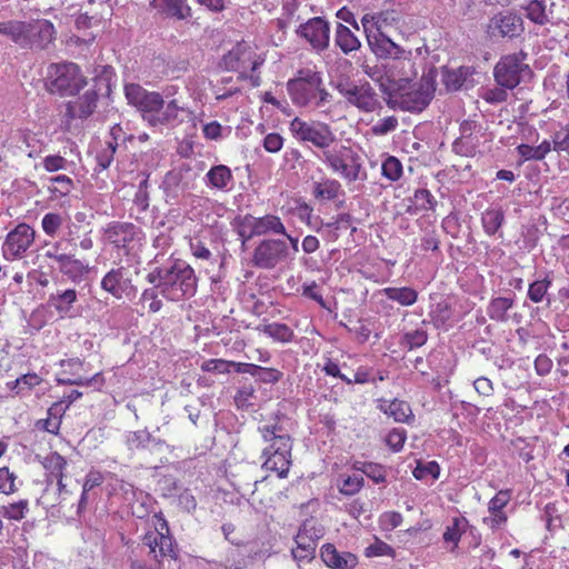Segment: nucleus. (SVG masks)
Returning <instances> with one entry per match:
<instances>
[{
	"label": "nucleus",
	"mask_w": 569,
	"mask_h": 569,
	"mask_svg": "<svg viewBox=\"0 0 569 569\" xmlns=\"http://www.w3.org/2000/svg\"><path fill=\"white\" fill-rule=\"evenodd\" d=\"M526 58L527 53L523 51L501 57L493 69L496 82L500 87L511 90L531 78L532 71L525 62Z\"/></svg>",
	"instance_id": "obj_6"
},
{
	"label": "nucleus",
	"mask_w": 569,
	"mask_h": 569,
	"mask_svg": "<svg viewBox=\"0 0 569 569\" xmlns=\"http://www.w3.org/2000/svg\"><path fill=\"white\" fill-rule=\"evenodd\" d=\"M124 267L113 268L101 280V288L114 298L121 299L128 289L132 287L131 279L127 276Z\"/></svg>",
	"instance_id": "obj_24"
},
{
	"label": "nucleus",
	"mask_w": 569,
	"mask_h": 569,
	"mask_svg": "<svg viewBox=\"0 0 569 569\" xmlns=\"http://www.w3.org/2000/svg\"><path fill=\"white\" fill-rule=\"evenodd\" d=\"M63 219L61 214L49 212L41 220V226L46 234L53 237L62 226Z\"/></svg>",
	"instance_id": "obj_56"
},
{
	"label": "nucleus",
	"mask_w": 569,
	"mask_h": 569,
	"mask_svg": "<svg viewBox=\"0 0 569 569\" xmlns=\"http://www.w3.org/2000/svg\"><path fill=\"white\" fill-rule=\"evenodd\" d=\"M320 556L328 567L335 569H353L358 563V559L353 553H339L336 547L331 543L322 546Z\"/></svg>",
	"instance_id": "obj_28"
},
{
	"label": "nucleus",
	"mask_w": 569,
	"mask_h": 569,
	"mask_svg": "<svg viewBox=\"0 0 569 569\" xmlns=\"http://www.w3.org/2000/svg\"><path fill=\"white\" fill-rule=\"evenodd\" d=\"M551 283L552 281L548 277L531 282L528 288V298L535 303L542 302L547 297Z\"/></svg>",
	"instance_id": "obj_45"
},
{
	"label": "nucleus",
	"mask_w": 569,
	"mask_h": 569,
	"mask_svg": "<svg viewBox=\"0 0 569 569\" xmlns=\"http://www.w3.org/2000/svg\"><path fill=\"white\" fill-rule=\"evenodd\" d=\"M322 162L347 182L365 181L367 172L363 169L360 156L350 147L340 146L322 153Z\"/></svg>",
	"instance_id": "obj_5"
},
{
	"label": "nucleus",
	"mask_w": 569,
	"mask_h": 569,
	"mask_svg": "<svg viewBox=\"0 0 569 569\" xmlns=\"http://www.w3.org/2000/svg\"><path fill=\"white\" fill-rule=\"evenodd\" d=\"M383 295L401 306L409 307L417 302L418 292L410 287H388L382 290Z\"/></svg>",
	"instance_id": "obj_40"
},
{
	"label": "nucleus",
	"mask_w": 569,
	"mask_h": 569,
	"mask_svg": "<svg viewBox=\"0 0 569 569\" xmlns=\"http://www.w3.org/2000/svg\"><path fill=\"white\" fill-rule=\"evenodd\" d=\"M513 303L511 297L492 298L487 307V315L493 321L507 322L509 319L508 311L513 307Z\"/></svg>",
	"instance_id": "obj_36"
},
{
	"label": "nucleus",
	"mask_w": 569,
	"mask_h": 569,
	"mask_svg": "<svg viewBox=\"0 0 569 569\" xmlns=\"http://www.w3.org/2000/svg\"><path fill=\"white\" fill-rule=\"evenodd\" d=\"M553 148L557 151H566L569 154V123L553 134Z\"/></svg>",
	"instance_id": "obj_64"
},
{
	"label": "nucleus",
	"mask_w": 569,
	"mask_h": 569,
	"mask_svg": "<svg viewBox=\"0 0 569 569\" xmlns=\"http://www.w3.org/2000/svg\"><path fill=\"white\" fill-rule=\"evenodd\" d=\"M99 94L96 89H90L79 97L76 101H69L66 104L63 114L64 122L69 126L74 119L89 118L97 108Z\"/></svg>",
	"instance_id": "obj_19"
},
{
	"label": "nucleus",
	"mask_w": 569,
	"mask_h": 569,
	"mask_svg": "<svg viewBox=\"0 0 569 569\" xmlns=\"http://www.w3.org/2000/svg\"><path fill=\"white\" fill-rule=\"evenodd\" d=\"M382 176L390 181H397L402 176V163L396 157L389 156L381 166Z\"/></svg>",
	"instance_id": "obj_47"
},
{
	"label": "nucleus",
	"mask_w": 569,
	"mask_h": 569,
	"mask_svg": "<svg viewBox=\"0 0 569 569\" xmlns=\"http://www.w3.org/2000/svg\"><path fill=\"white\" fill-rule=\"evenodd\" d=\"M343 193L341 183L336 179L326 178L313 182L312 186V194L319 200H335Z\"/></svg>",
	"instance_id": "obj_34"
},
{
	"label": "nucleus",
	"mask_w": 569,
	"mask_h": 569,
	"mask_svg": "<svg viewBox=\"0 0 569 569\" xmlns=\"http://www.w3.org/2000/svg\"><path fill=\"white\" fill-rule=\"evenodd\" d=\"M438 71L435 67L422 73L418 83L399 102L397 109L409 112H421L433 99Z\"/></svg>",
	"instance_id": "obj_9"
},
{
	"label": "nucleus",
	"mask_w": 569,
	"mask_h": 569,
	"mask_svg": "<svg viewBox=\"0 0 569 569\" xmlns=\"http://www.w3.org/2000/svg\"><path fill=\"white\" fill-rule=\"evenodd\" d=\"M133 203L140 213L147 211L149 208L148 177L140 181L133 198Z\"/></svg>",
	"instance_id": "obj_55"
},
{
	"label": "nucleus",
	"mask_w": 569,
	"mask_h": 569,
	"mask_svg": "<svg viewBox=\"0 0 569 569\" xmlns=\"http://www.w3.org/2000/svg\"><path fill=\"white\" fill-rule=\"evenodd\" d=\"M259 432L269 443L262 450V467L277 472L279 478H286L291 466V437L279 423L261 426Z\"/></svg>",
	"instance_id": "obj_2"
},
{
	"label": "nucleus",
	"mask_w": 569,
	"mask_h": 569,
	"mask_svg": "<svg viewBox=\"0 0 569 569\" xmlns=\"http://www.w3.org/2000/svg\"><path fill=\"white\" fill-rule=\"evenodd\" d=\"M473 73L472 67L461 66L456 69L442 67L441 82L448 92L468 90L475 86Z\"/></svg>",
	"instance_id": "obj_20"
},
{
	"label": "nucleus",
	"mask_w": 569,
	"mask_h": 569,
	"mask_svg": "<svg viewBox=\"0 0 569 569\" xmlns=\"http://www.w3.org/2000/svg\"><path fill=\"white\" fill-rule=\"evenodd\" d=\"M124 93L130 104L138 108L142 118L148 123L153 118L154 112L163 107V98L158 92H150L137 83H129L124 87Z\"/></svg>",
	"instance_id": "obj_14"
},
{
	"label": "nucleus",
	"mask_w": 569,
	"mask_h": 569,
	"mask_svg": "<svg viewBox=\"0 0 569 569\" xmlns=\"http://www.w3.org/2000/svg\"><path fill=\"white\" fill-rule=\"evenodd\" d=\"M258 237L268 233L286 234V228L278 216L266 214L257 218Z\"/></svg>",
	"instance_id": "obj_43"
},
{
	"label": "nucleus",
	"mask_w": 569,
	"mask_h": 569,
	"mask_svg": "<svg viewBox=\"0 0 569 569\" xmlns=\"http://www.w3.org/2000/svg\"><path fill=\"white\" fill-rule=\"evenodd\" d=\"M527 17L537 24H546L549 19L542 0H531L526 7Z\"/></svg>",
	"instance_id": "obj_46"
},
{
	"label": "nucleus",
	"mask_w": 569,
	"mask_h": 569,
	"mask_svg": "<svg viewBox=\"0 0 569 569\" xmlns=\"http://www.w3.org/2000/svg\"><path fill=\"white\" fill-rule=\"evenodd\" d=\"M313 526L309 521H305L300 527L295 540L297 548L292 550V556L296 560H311L315 557L317 541L321 538L320 533L309 536V531Z\"/></svg>",
	"instance_id": "obj_22"
},
{
	"label": "nucleus",
	"mask_w": 569,
	"mask_h": 569,
	"mask_svg": "<svg viewBox=\"0 0 569 569\" xmlns=\"http://www.w3.org/2000/svg\"><path fill=\"white\" fill-rule=\"evenodd\" d=\"M477 142L475 138L459 137L452 143V151L459 156L472 157L476 153Z\"/></svg>",
	"instance_id": "obj_51"
},
{
	"label": "nucleus",
	"mask_w": 569,
	"mask_h": 569,
	"mask_svg": "<svg viewBox=\"0 0 569 569\" xmlns=\"http://www.w3.org/2000/svg\"><path fill=\"white\" fill-rule=\"evenodd\" d=\"M289 129L300 142L311 143L323 152L329 151L337 137L331 127L322 121H305L299 117L291 120Z\"/></svg>",
	"instance_id": "obj_7"
},
{
	"label": "nucleus",
	"mask_w": 569,
	"mask_h": 569,
	"mask_svg": "<svg viewBox=\"0 0 569 569\" xmlns=\"http://www.w3.org/2000/svg\"><path fill=\"white\" fill-rule=\"evenodd\" d=\"M289 254V247L281 239L261 240L252 252L251 263L259 269H273L284 261Z\"/></svg>",
	"instance_id": "obj_11"
},
{
	"label": "nucleus",
	"mask_w": 569,
	"mask_h": 569,
	"mask_svg": "<svg viewBox=\"0 0 569 569\" xmlns=\"http://www.w3.org/2000/svg\"><path fill=\"white\" fill-rule=\"evenodd\" d=\"M263 58L244 41L238 42L231 50L223 54L221 66L228 71H241L250 69L254 72L262 63Z\"/></svg>",
	"instance_id": "obj_12"
},
{
	"label": "nucleus",
	"mask_w": 569,
	"mask_h": 569,
	"mask_svg": "<svg viewBox=\"0 0 569 569\" xmlns=\"http://www.w3.org/2000/svg\"><path fill=\"white\" fill-rule=\"evenodd\" d=\"M186 110L180 108L176 100H171L168 103L163 102V107H160L157 112H154L149 126L160 129L174 128L183 121L180 116Z\"/></svg>",
	"instance_id": "obj_26"
},
{
	"label": "nucleus",
	"mask_w": 569,
	"mask_h": 569,
	"mask_svg": "<svg viewBox=\"0 0 569 569\" xmlns=\"http://www.w3.org/2000/svg\"><path fill=\"white\" fill-rule=\"evenodd\" d=\"M429 317L437 329H447L452 319V308L447 300H441L431 306Z\"/></svg>",
	"instance_id": "obj_37"
},
{
	"label": "nucleus",
	"mask_w": 569,
	"mask_h": 569,
	"mask_svg": "<svg viewBox=\"0 0 569 569\" xmlns=\"http://www.w3.org/2000/svg\"><path fill=\"white\" fill-rule=\"evenodd\" d=\"M551 150V143L548 140L542 141L539 146L532 147L526 143H521L517 147L518 153L526 161L535 160L540 161L545 159L547 153Z\"/></svg>",
	"instance_id": "obj_44"
},
{
	"label": "nucleus",
	"mask_w": 569,
	"mask_h": 569,
	"mask_svg": "<svg viewBox=\"0 0 569 569\" xmlns=\"http://www.w3.org/2000/svg\"><path fill=\"white\" fill-rule=\"evenodd\" d=\"M139 229L130 222H113L106 229L108 241L117 248L126 249L136 239Z\"/></svg>",
	"instance_id": "obj_27"
},
{
	"label": "nucleus",
	"mask_w": 569,
	"mask_h": 569,
	"mask_svg": "<svg viewBox=\"0 0 569 569\" xmlns=\"http://www.w3.org/2000/svg\"><path fill=\"white\" fill-rule=\"evenodd\" d=\"M26 31V49H47L57 38V30L54 24L47 19H30L27 20Z\"/></svg>",
	"instance_id": "obj_18"
},
{
	"label": "nucleus",
	"mask_w": 569,
	"mask_h": 569,
	"mask_svg": "<svg viewBox=\"0 0 569 569\" xmlns=\"http://www.w3.org/2000/svg\"><path fill=\"white\" fill-rule=\"evenodd\" d=\"M151 7L159 13L178 20H187L192 16L191 8L184 0H152Z\"/></svg>",
	"instance_id": "obj_31"
},
{
	"label": "nucleus",
	"mask_w": 569,
	"mask_h": 569,
	"mask_svg": "<svg viewBox=\"0 0 569 569\" xmlns=\"http://www.w3.org/2000/svg\"><path fill=\"white\" fill-rule=\"evenodd\" d=\"M296 33L308 41L317 51H323L329 47L330 27L329 22L322 17H315L301 23Z\"/></svg>",
	"instance_id": "obj_17"
},
{
	"label": "nucleus",
	"mask_w": 569,
	"mask_h": 569,
	"mask_svg": "<svg viewBox=\"0 0 569 569\" xmlns=\"http://www.w3.org/2000/svg\"><path fill=\"white\" fill-rule=\"evenodd\" d=\"M510 499H511V490L510 489H505V490L498 491L496 493V496L493 498H491L488 503L489 512L506 513L503 511V508L508 505Z\"/></svg>",
	"instance_id": "obj_54"
},
{
	"label": "nucleus",
	"mask_w": 569,
	"mask_h": 569,
	"mask_svg": "<svg viewBox=\"0 0 569 569\" xmlns=\"http://www.w3.org/2000/svg\"><path fill=\"white\" fill-rule=\"evenodd\" d=\"M34 230L27 223H19L11 230L2 244V256L8 261L21 259L34 242Z\"/></svg>",
	"instance_id": "obj_13"
},
{
	"label": "nucleus",
	"mask_w": 569,
	"mask_h": 569,
	"mask_svg": "<svg viewBox=\"0 0 569 569\" xmlns=\"http://www.w3.org/2000/svg\"><path fill=\"white\" fill-rule=\"evenodd\" d=\"M27 20H7L0 22V34L7 37L21 49H26Z\"/></svg>",
	"instance_id": "obj_32"
},
{
	"label": "nucleus",
	"mask_w": 569,
	"mask_h": 569,
	"mask_svg": "<svg viewBox=\"0 0 569 569\" xmlns=\"http://www.w3.org/2000/svg\"><path fill=\"white\" fill-rule=\"evenodd\" d=\"M336 88L349 104L361 112H373L381 107L377 92L368 81L360 84L340 81Z\"/></svg>",
	"instance_id": "obj_10"
},
{
	"label": "nucleus",
	"mask_w": 569,
	"mask_h": 569,
	"mask_svg": "<svg viewBox=\"0 0 569 569\" xmlns=\"http://www.w3.org/2000/svg\"><path fill=\"white\" fill-rule=\"evenodd\" d=\"M378 402V408L396 422L409 423L415 419L410 405L403 400L380 399Z\"/></svg>",
	"instance_id": "obj_29"
},
{
	"label": "nucleus",
	"mask_w": 569,
	"mask_h": 569,
	"mask_svg": "<svg viewBox=\"0 0 569 569\" xmlns=\"http://www.w3.org/2000/svg\"><path fill=\"white\" fill-rule=\"evenodd\" d=\"M483 231L495 236L505 223V212L501 208H488L481 214Z\"/></svg>",
	"instance_id": "obj_38"
},
{
	"label": "nucleus",
	"mask_w": 569,
	"mask_h": 569,
	"mask_svg": "<svg viewBox=\"0 0 569 569\" xmlns=\"http://www.w3.org/2000/svg\"><path fill=\"white\" fill-rule=\"evenodd\" d=\"M333 41L345 54H350L361 47V42L356 34L341 22H337Z\"/></svg>",
	"instance_id": "obj_33"
},
{
	"label": "nucleus",
	"mask_w": 569,
	"mask_h": 569,
	"mask_svg": "<svg viewBox=\"0 0 569 569\" xmlns=\"http://www.w3.org/2000/svg\"><path fill=\"white\" fill-rule=\"evenodd\" d=\"M60 242H54L51 248L44 252V257L52 259L58 264L60 273L66 276L72 282H80L89 273V264L74 258L73 254L60 252Z\"/></svg>",
	"instance_id": "obj_15"
},
{
	"label": "nucleus",
	"mask_w": 569,
	"mask_h": 569,
	"mask_svg": "<svg viewBox=\"0 0 569 569\" xmlns=\"http://www.w3.org/2000/svg\"><path fill=\"white\" fill-rule=\"evenodd\" d=\"M207 183L218 190L228 189L232 181L231 170L224 164L213 166L206 174Z\"/></svg>",
	"instance_id": "obj_39"
},
{
	"label": "nucleus",
	"mask_w": 569,
	"mask_h": 569,
	"mask_svg": "<svg viewBox=\"0 0 569 569\" xmlns=\"http://www.w3.org/2000/svg\"><path fill=\"white\" fill-rule=\"evenodd\" d=\"M254 378L263 383H277L282 378V372L274 368L257 367Z\"/></svg>",
	"instance_id": "obj_60"
},
{
	"label": "nucleus",
	"mask_w": 569,
	"mask_h": 569,
	"mask_svg": "<svg viewBox=\"0 0 569 569\" xmlns=\"http://www.w3.org/2000/svg\"><path fill=\"white\" fill-rule=\"evenodd\" d=\"M428 340V333L425 329H416L406 332L402 337L401 345L412 350L422 347Z\"/></svg>",
	"instance_id": "obj_48"
},
{
	"label": "nucleus",
	"mask_w": 569,
	"mask_h": 569,
	"mask_svg": "<svg viewBox=\"0 0 569 569\" xmlns=\"http://www.w3.org/2000/svg\"><path fill=\"white\" fill-rule=\"evenodd\" d=\"M406 438V430L396 428L388 433L386 441L391 450L398 452L402 449Z\"/></svg>",
	"instance_id": "obj_63"
},
{
	"label": "nucleus",
	"mask_w": 569,
	"mask_h": 569,
	"mask_svg": "<svg viewBox=\"0 0 569 569\" xmlns=\"http://www.w3.org/2000/svg\"><path fill=\"white\" fill-rule=\"evenodd\" d=\"M146 280L156 286L164 299L173 302L193 297L197 292L194 270L182 259L169 258L166 263L152 268Z\"/></svg>",
	"instance_id": "obj_1"
},
{
	"label": "nucleus",
	"mask_w": 569,
	"mask_h": 569,
	"mask_svg": "<svg viewBox=\"0 0 569 569\" xmlns=\"http://www.w3.org/2000/svg\"><path fill=\"white\" fill-rule=\"evenodd\" d=\"M367 41L372 53L379 59H400L406 52L385 32L375 31V34H369Z\"/></svg>",
	"instance_id": "obj_23"
},
{
	"label": "nucleus",
	"mask_w": 569,
	"mask_h": 569,
	"mask_svg": "<svg viewBox=\"0 0 569 569\" xmlns=\"http://www.w3.org/2000/svg\"><path fill=\"white\" fill-rule=\"evenodd\" d=\"M467 525V520L465 518H455L451 526L446 528L443 532V540L446 542H452L455 547H457L460 537H461V527Z\"/></svg>",
	"instance_id": "obj_57"
},
{
	"label": "nucleus",
	"mask_w": 569,
	"mask_h": 569,
	"mask_svg": "<svg viewBox=\"0 0 569 569\" xmlns=\"http://www.w3.org/2000/svg\"><path fill=\"white\" fill-rule=\"evenodd\" d=\"M376 19L377 31L383 32L386 28L398 24L401 14L396 10H385L377 12Z\"/></svg>",
	"instance_id": "obj_52"
},
{
	"label": "nucleus",
	"mask_w": 569,
	"mask_h": 569,
	"mask_svg": "<svg viewBox=\"0 0 569 569\" xmlns=\"http://www.w3.org/2000/svg\"><path fill=\"white\" fill-rule=\"evenodd\" d=\"M234 231L242 241V248L244 249L247 241L253 237H258L257 217L250 213L244 216H237L232 221Z\"/></svg>",
	"instance_id": "obj_35"
},
{
	"label": "nucleus",
	"mask_w": 569,
	"mask_h": 569,
	"mask_svg": "<svg viewBox=\"0 0 569 569\" xmlns=\"http://www.w3.org/2000/svg\"><path fill=\"white\" fill-rule=\"evenodd\" d=\"M50 181L52 183L57 184L53 188H49V190L53 193H59L60 196H67L73 189V181L68 176L59 174V176L50 178Z\"/></svg>",
	"instance_id": "obj_59"
},
{
	"label": "nucleus",
	"mask_w": 569,
	"mask_h": 569,
	"mask_svg": "<svg viewBox=\"0 0 569 569\" xmlns=\"http://www.w3.org/2000/svg\"><path fill=\"white\" fill-rule=\"evenodd\" d=\"M398 119L395 116L386 117L371 127L375 136H386L398 128Z\"/></svg>",
	"instance_id": "obj_58"
},
{
	"label": "nucleus",
	"mask_w": 569,
	"mask_h": 569,
	"mask_svg": "<svg viewBox=\"0 0 569 569\" xmlns=\"http://www.w3.org/2000/svg\"><path fill=\"white\" fill-rule=\"evenodd\" d=\"M412 475L417 480H422L427 476H431L432 479H438L440 475V466L433 460L426 463L419 461L417 467L413 469Z\"/></svg>",
	"instance_id": "obj_50"
},
{
	"label": "nucleus",
	"mask_w": 569,
	"mask_h": 569,
	"mask_svg": "<svg viewBox=\"0 0 569 569\" xmlns=\"http://www.w3.org/2000/svg\"><path fill=\"white\" fill-rule=\"evenodd\" d=\"M409 78L391 79L387 77L381 79L379 83L380 91L385 96V101L390 109H397L399 102L415 86Z\"/></svg>",
	"instance_id": "obj_21"
},
{
	"label": "nucleus",
	"mask_w": 569,
	"mask_h": 569,
	"mask_svg": "<svg viewBox=\"0 0 569 569\" xmlns=\"http://www.w3.org/2000/svg\"><path fill=\"white\" fill-rule=\"evenodd\" d=\"M141 551L153 561L132 559L130 569H178V552L171 537L159 531L147 532L141 542Z\"/></svg>",
	"instance_id": "obj_3"
},
{
	"label": "nucleus",
	"mask_w": 569,
	"mask_h": 569,
	"mask_svg": "<svg viewBox=\"0 0 569 569\" xmlns=\"http://www.w3.org/2000/svg\"><path fill=\"white\" fill-rule=\"evenodd\" d=\"M352 469L365 473L375 483L386 482L387 470L386 467L380 463L368 461H355L352 463Z\"/></svg>",
	"instance_id": "obj_41"
},
{
	"label": "nucleus",
	"mask_w": 569,
	"mask_h": 569,
	"mask_svg": "<svg viewBox=\"0 0 569 569\" xmlns=\"http://www.w3.org/2000/svg\"><path fill=\"white\" fill-rule=\"evenodd\" d=\"M264 332L281 342H289L293 339V331L284 323L268 325Z\"/></svg>",
	"instance_id": "obj_49"
},
{
	"label": "nucleus",
	"mask_w": 569,
	"mask_h": 569,
	"mask_svg": "<svg viewBox=\"0 0 569 569\" xmlns=\"http://www.w3.org/2000/svg\"><path fill=\"white\" fill-rule=\"evenodd\" d=\"M163 443V440L154 438L147 429L129 431L126 435V446L131 451H152Z\"/></svg>",
	"instance_id": "obj_30"
},
{
	"label": "nucleus",
	"mask_w": 569,
	"mask_h": 569,
	"mask_svg": "<svg viewBox=\"0 0 569 569\" xmlns=\"http://www.w3.org/2000/svg\"><path fill=\"white\" fill-rule=\"evenodd\" d=\"M43 468L48 471V481H52L53 478H63L64 469L67 467V460L58 452L49 453L43 462Z\"/></svg>",
	"instance_id": "obj_42"
},
{
	"label": "nucleus",
	"mask_w": 569,
	"mask_h": 569,
	"mask_svg": "<svg viewBox=\"0 0 569 569\" xmlns=\"http://www.w3.org/2000/svg\"><path fill=\"white\" fill-rule=\"evenodd\" d=\"M299 73L298 78L287 83V90L296 106L319 109L331 101L332 96L323 88L319 72L301 70Z\"/></svg>",
	"instance_id": "obj_4"
},
{
	"label": "nucleus",
	"mask_w": 569,
	"mask_h": 569,
	"mask_svg": "<svg viewBox=\"0 0 569 569\" xmlns=\"http://www.w3.org/2000/svg\"><path fill=\"white\" fill-rule=\"evenodd\" d=\"M525 31L522 18L513 12H499L495 14L487 26V33L491 39H513Z\"/></svg>",
	"instance_id": "obj_16"
},
{
	"label": "nucleus",
	"mask_w": 569,
	"mask_h": 569,
	"mask_svg": "<svg viewBox=\"0 0 569 569\" xmlns=\"http://www.w3.org/2000/svg\"><path fill=\"white\" fill-rule=\"evenodd\" d=\"M78 301V292L76 289L58 290L48 297L47 305L57 311L60 318H73L74 303Z\"/></svg>",
	"instance_id": "obj_25"
},
{
	"label": "nucleus",
	"mask_w": 569,
	"mask_h": 569,
	"mask_svg": "<svg viewBox=\"0 0 569 569\" xmlns=\"http://www.w3.org/2000/svg\"><path fill=\"white\" fill-rule=\"evenodd\" d=\"M27 510L28 500H20L19 502L3 507V516L11 520H21Z\"/></svg>",
	"instance_id": "obj_62"
},
{
	"label": "nucleus",
	"mask_w": 569,
	"mask_h": 569,
	"mask_svg": "<svg viewBox=\"0 0 569 569\" xmlns=\"http://www.w3.org/2000/svg\"><path fill=\"white\" fill-rule=\"evenodd\" d=\"M49 80L50 91L61 96H74L87 84L80 68L73 62L50 66Z\"/></svg>",
	"instance_id": "obj_8"
},
{
	"label": "nucleus",
	"mask_w": 569,
	"mask_h": 569,
	"mask_svg": "<svg viewBox=\"0 0 569 569\" xmlns=\"http://www.w3.org/2000/svg\"><path fill=\"white\" fill-rule=\"evenodd\" d=\"M363 486V478L358 475L349 476L343 480L340 492L345 496H353L360 491Z\"/></svg>",
	"instance_id": "obj_61"
},
{
	"label": "nucleus",
	"mask_w": 569,
	"mask_h": 569,
	"mask_svg": "<svg viewBox=\"0 0 569 569\" xmlns=\"http://www.w3.org/2000/svg\"><path fill=\"white\" fill-rule=\"evenodd\" d=\"M413 201L420 210H435L437 200L428 189H417L413 193Z\"/></svg>",
	"instance_id": "obj_53"
}]
</instances>
